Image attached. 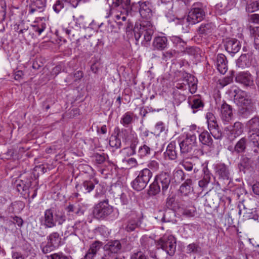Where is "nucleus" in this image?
Listing matches in <instances>:
<instances>
[{
    "mask_svg": "<svg viewBox=\"0 0 259 259\" xmlns=\"http://www.w3.org/2000/svg\"><path fill=\"white\" fill-rule=\"evenodd\" d=\"M98 183V181L96 179L92 180H86L83 181L80 185L76 186L78 191H80L83 193L91 192L95 188V185Z\"/></svg>",
    "mask_w": 259,
    "mask_h": 259,
    "instance_id": "16",
    "label": "nucleus"
},
{
    "mask_svg": "<svg viewBox=\"0 0 259 259\" xmlns=\"http://www.w3.org/2000/svg\"><path fill=\"white\" fill-rule=\"evenodd\" d=\"M102 243L96 241L90 245V248L83 259H94L102 246Z\"/></svg>",
    "mask_w": 259,
    "mask_h": 259,
    "instance_id": "14",
    "label": "nucleus"
},
{
    "mask_svg": "<svg viewBox=\"0 0 259 259\" xmlns=\"http://www.w3.org/2000/svg\"><path fill=\"white\" fill-rule=\"evenodd\" d=\"M157 245L165 251L166 254L172 256L176 250V239L171 234H165L157 241Z\"/></svg>",
    "mask_w": 259,
    "mask_h": 259,
    "instance_id": "3",
    "label": "nucleus"
},
{
    "mask_svg": "<svg viewBox=\"0 0 259 259\" xmlns=\"http://www.w3.org/2000/svg\"><path fill=\"white\" fill-rule=\"evenodd\" d=\"M182 165L184 167V168L188 171L192 170L193 168V164L192 163L187 160H183L182 162Z\"/></svg>",
    "mask_w": 259,
    "mask_h": 259,
    "instance_id": "59",
    "label": "nucleus"
},
{
    "mask_svg": "<svg viewBox=\"0 0 259 259\" xmlns=\"http://www.w3.org/2000/svg\"><path fill=\"white\" fill-rule=\"evenodd\" d=\"M192 180L187 179L180 187L179 191L183 195H188L192 190Z\"/></svg>",
    "mask_w": 259,
    "mask_h": 259,
    "instance_id": "35",
    "label": "nucleus"
},
{
    "mask_svg": "<svg viewBox=\"0 0 259 259\" xmlns=\"http://www.w3.org/2000/svg\"><path fill=\"white\" fill-rule=\"evenodd\" d=\"M232 81V78L231 77H226L222 80H220L219 83L222 87H224L231 83Z\"/></svg>",
    "mask_w": 259,
    "mask_h": 259,
    "instance_id": "58",
    "label": "nucleus"
},
{
    "mask_svg": "<svg viewBox=\"0 0 259 259\" xmlns=\"http://www.w3.org/2000/svg\"><path fill=\"white\" fill-rule=\"evenodd\" d=\"M196 139L195 134H188L186 137L179 144L181 153L185 154L191 152L193 149L196 146Z\"/></svg>",
    "mask_w": 259,
    "mask_h": 259,
    "instance_id": "8",
    "label": "nucleus"
},
{
    "mask_svg": "<svg viewBox=\"0 0 259 259\" xmlns=\"http://www.w3.org/2000/svg\"><path fill=\"white\" fill-rule=\"evenodd\" d=\"M235 80L245 87H251L253 85V78L248 72H239L236 75Z\"/></svg>",
    "mask_w": 259,
    "mask_h": 259,
    "instance_id": "9",
    "label": "nucleus"
},
{
    "mask_svg": "<svg viewBox=\"0 0 259 259\" xmlns=\"http://www.w3.org/2000/svg\"><path fill=\"white\" fill-rule=\"evenodd\" d=\"M55 247L52 246L51 244H49L48 243L45 246L43 247L42 248V251L44 253H47L53 250Z\"/></svg>",
    "mask_w": 259,
    "mask_h": 259,
    "instance_id": "62",
    "label": "nucleus"
},
{
    "mask_svg": "<svg viewBox=\"0 0 259 259\" xmlns=\"http://www.w3.org/2000/svg\"><path fill=\"white\" fill-rule=\"evenodd\" d=\"M167 45V39L165 36H157L154 38L152 47L153 50L162 51L165 49Z\"/></svg>",
    "mask_w": 259,
    "mask_h": 259,
    "instance_id": "22",
    "label": "nucleus"
},
{
    "mask_svg": "<svg viewBox=\"0 0 259 259\" xmlns=\"http://www.w3.org/2000/svg\"><path fill=\"white\" fill-rule=\"evenodd\" d=\"M131 259H148L145 254L139 251L134 252L131 256Z\"/></svg>",
    "mask_w": 259,
    "mask_h": 259,
    "instance_id": "50",
    "label": "nucleus"
},
{
    "mask_svg": "<svg viewBox=\"0 0 259 259\" xmlns=\"http://www.w3.org/2000/svg\"><path fill=\"white\" fill-rule=\"evenodd\" d=\"M131 0H113L112 4L114 7H118L119 10L122 9V13H127L132 10L131 6Z\"/></svg>",
    "mask_w": 259,
    "mask_h": 259,
    "instance_id": "24",
    "label": "nucleus"
},
{
    "mask_svg": "<svg viewBox=\"0 0 259 259\" xmlns=\"http://www.w3.org/2000/svg\"><path fill=\"white\" fill-rule=\"evenodd\" d=\"M155 30L154 27L149 22H143L136 25L134 29V36L137 41L141 38V44L146 47L151 40Z\"/></svg>",
    "mask_w": 259,
    "mask_h": 259,
    "instance_id": "1",
    "label": "nucleus"
},
{
    "mask_svg": "<svg viewBox=\"0 0 259 259\" xmlns=\"http://www.w3.org/2000/svg\"><path fill=\"white\" fill-rule=\"evenodd\" d=\"M141 224V221L139 218H131L127 222L125 229L128 232L133 231Z\"/></svg>",
    "mask_w": 259,
    "mask_h": 259,
    "instance_id": "29",
    "label": "nucleus"
},
{
    "mask_svg": "<svg viewBox=\"0 0 259 259\" xmlns=\"http://www.w3.org/2000/svg\"><path fill=\"white\" fill-rule=\"evenodd\" d=\"M30 187V183H24L23 180H18L16 181V187L19 192L27 190Z\"/></svg>",
    "mask_w": 259,
    "mask_h": 259,
    "instance_id": "43",
    "label": "nucleus"
},
{
    "mask_svg": "<svg viewBox=\"0 0 259 259\" xmlns=\"http://www.w3.org/2000/svg\"><path fill=\"white\" fill-rule=\"evenodd\" d=\"M34 6L38 9H42L46 6L47 0H32Z\"/></svg>",
    "mask_w": 259,
    "mask_h": 259,
    "instance_id": "56",
    "label": "nucleus"
},
{
    "mask_svg": "<svg viewBox=\"0 0 259 259\" xmlns=\"http://www.w3.org/2000/svg\"><path fill=\"white\" fill-rule=\"evenodd\" d=\"M214 65L220 73L224 74L228 70L227 61L226 56L218 54L214 61Z\"/></svg>",
    "mask_w": 259,
    "mask_h": 259,
    "instance_id": "13",
    "label": "nucleus"
},
{
    "mask_svg": "<svg viewBox=\"0 0 259 259\" xmlns=\"http://www.w3.org/2000/svg\"><path fill=\"white\" fill-rule=\"evenodd\" d=\"M221 118L224 124H227L233 119V113L231 107L226 103L221 105L220 108Z\"/></svg>",
    "mask_w": 259,
    "mask_h": 259,
    "instance_id": "10",
    "label": "nucleus"
},
{
    "mask_svg": "<svg viewBox=\"0 0 259 259\" xmlns=\"http://www.w3.org/2000/svg\"><path fill=\"white\" fill-rule=\"evenodd\" d=\"M234 93V100L236 104L246 110H249L251 108L252 102L250 96L248 93L239 89L235 90Z\"/></svg>",
    "mask_w": 259,
    "mask_h": 259,
    "instance_id": "6",
    "label": "nucleus"
},
{
    "mask_svg": "<svg viewBox=\"0 0 259 259\" xmlns=\"http://www.w3.org/2000/svg\"><path fill=\"white\" fill-rule=\"evenodd\" d=\"M132 120L133 117L131 114L129 112H126L123 115L120 122L124 126H126L130 124Z\"/></svg>",
    "mask_w": 259,
    "mask_h": 259,
    "instance_id": "47",
    "label": "nucleus"
},
{
    "mask_svg": "<svg viewBox=\"0 0 259 259\" xmlns=\"http://www.w3.org/2000/svg\"><path fill=\"white\" fill-rule=\"evenodd\" d=\"M171 40L176 47L178 49V51L185 52V49L187 48L186 43L183 41L181 38L178 36H172Z\"/></svg>",
    "mask_w": 259,
    "mask_h": 259,
    "instance_id": "36",
    "label": "nucleus"
},
{
    "mask_svg": "<svg viewBox=\"0 0 259 259\" xmlns=\"http://www.w3.org/2000/svg\"><path fill=\"white\" fill-rule=\"evenodd\" d=\"M190 104L192 109H193V112L195 113L198 109L203 106V104L201 101L198 98H194L190 102Z\"/></svg>",
    "mask_w": 259,
    "mask_h": 259,
    "instance_id": "42",
    "label": "nucleus"
},
{
    "mask_svg": "<svg viewBox=\"0 0 259 259\" xmlns=\"http://www.w3.org/2000/svg\"><path fill=\"white\" fill-rule=\"evenodd\" d=\"M247 140L245 138H242L236 144L234 150L237 153L244 152L246 147Z\"/></svg>",
    "mask_w": 259,
    "mask_h": 259,
    "instance_id": "37",
    "label": "nucleus"
},
{
    "mask_svg": "<svg viewBox=\"0 0 259 259\" xmlns=\"http://www.w3.org/2000/svg\"><path fill=\"white\" fill-rule=\"evenodd\" d=\"M49 244H51L54 247H58L61 243V238L57 232H53L48 237Z\"/></svg>",
    "mask_w": 259,
    "mask_h": 259,
    "instance_id": "30",
    "label": "nucleus"
},
{
    "mask_svg": "<svg viewBox=\"0 0 259 259\" xmlns=\"http://www.w3.org/2000/svg\"><path fill=\"white\" fill-rule=\"evenodd\" d=\"M253 59L252 54L249 53L241 55L238 59L237 65L239 67L244 68L249 67Z\"/></svg>",
    "mask_w": 259,
    "mask_h": 259,
    "instance_id": "18",
    "label": "nucleus"
},
{
    "mask_svg": "<svg viewBox=\"0 0 259 259\" xmlns=\"http://www.w3.org/2000/svg\"><path fill=\"white\" fill-rule=\"evenodd\" d=\"M127 164L131 167H134L138 166V162L135 158H130L127 160Z\"/></svg>",
    "mask_w": 259,
    "mask_h": 259,
    "instance_id": "61",
    "label": "nucleus"
},
{
    "mask_svg": "<svg viewBox=\"0 0 259 259\" xmlns=\"http://www.w3.org/2000/svg\"><path fill=\"white\" fill-rule=\"evenodd\" d=\"M174 52L172 51H168L167 52L163 53L162 54V59L163 60L166 61L169 59L172 58L174 56Z\"/></svg>",
    "mask_w": 259,
    "mask_h": 259,
    "instance_id": "60",
    "label": "nucleus"
},
{
    "mask_svg": "<svg viewBox=\"0 0 259 259\" xmlns=\"http://www.w3.org/2000/svg\"><path fill=\"white\" fill-rule=\"evenodd\" d=\"M206 6L202 3H196L193 4L188 13V20L192 24L201 21L205 16Z\"/></svg>",
    "mask_w": 259,
    "mask_h": 259,
    "instance_id": "4",
    "label": "nucleus"
},
{
    "mask_svg": "<svg viewBox=\"0 0 259 259\" xmlns=\"http://www.w3.org/2000/svg\"><path fill=\"white\" fill-rule=\"evenodd\" d=\"M155 132L157 134H160L165 130L164 123L162 122H158L155 126Z\"/></svg>",
    "mask_w": 259,
    "mask_h": 259,
    "instance_id": "54",
    "label": "nucleus"
},
{
    "mask_svg": "<svg viewBox=\"0 0 259 259\" xmlns=\"http://www.w3.org/2000/svg\"><path fill=\"white\" fill-rule=\"evenodd\" d=\"M248 138L250 143H252L254 147L257 148L254 149L253 152L258 153L259 152V130L257 132L248 133Z\"/></svg>",
    "mask_w": 259,
    "mask_h": 259,
    "instance_id": "32",
    "label": "nucleus"
},
{
    "mask_svg": "<svg viewBox=\"0 0 259 259\" xmlns=\"http://www.w3.org/2000/svg\"><path fill=\"white\" fill-rule=\"evenodd\" d=\"M246 10L249 13H252L259 10V0L253 2L248 5Z\"/></svg>",
    "mask_w": 259,
    "mask_h": 259,
    "instance_id": "45",
    "label": "nucleus"
},
{
    "mask_svg": "<svg viewBox=\"0 0 259 259\" xmlns=\"http://www.w3.org/2000/svg\"><path fill=\"white\" fill-rule=\"evenodd\" d=\"M155 179L159 185L161 184L163 191L167 190L170 182V177L168 173L161 172L158 176H157Z\"/></svg>",
    "mask_w": 259,
    "mask_h": 259,
    "instance_id": "19",
    "label": "nucleus"
},
{
    "mask_svg": "<svg viewBox=\"0 0 259 259\" xmlns=\"http://www.w3.org/2000/svg\"><path fill=\"white\" fill-rule=\"evenodd\" d=\"M80 227V224L79 222L76 223L73 225H69L64 232V235L66 236H68L72 234H76V231L79 229Z\"/></svg>",
    "mask_w": 259,
    "mask_h": 259,
    "instance_id": "40",
    "label": "nucleus"
},
{
    "mask_svg": "<svg viewBox=\"0 0 259 259\" xmlns=\"http://www.w3.org/2000/svg\"><path fill=\"white\" fill-rule=\"evenodd\" d=\"M65 216L60 211H55L52 209L45 210L41 218V223L45 228H52L56 226V223L62 225L65 221Z\"/></svg>",
    "mask_w": 259,
    "mask_h": 259,
    "instance_id": "2",
    "label": "nucleus"
},
{
    "mask_svg": "<svg viewBox=\"0 0 259 259\" xmlns=\"http://www.w3.org/2000/svg\"><path fill=\"white\" fill-rule=\"evenodd\" d=\"M226 50L230 54L237 53L241 48V44L239 40L232 38L226 41L225 45Z\"/></svg>",
    "mask_w": 259,
    "mask_h": 259,
    "instance_id": "17",
    "label": "nucleus"
},
{
    "mask_svg": "<svg viewBox=\"0 0 259 259\" xmlns=\"http://www.w3.org/2000/svg\"><path fill=\"white\" fill-rule=\"evenodd\" d=\"M205 118L207 120L208 129L212 135L214 133L213 131H217L218 128L217 119L214 114L210 112L206 114Z\"/></svg>",
    "mask_w": 259,
    "mask_h": 259,
    "instance_id": "21",
    "label": "nucleus"
},
{
    "mask_svg": "<svg viewBox=\"0 0 259 259\" xmlns=\"http://www.w3.org/2000/svg\"><path fill=\"white\" fill-rule=\"evenodd\" d=\"M166 206L171 209L169 212H166V213L163 215V219L165 220V221L169 222L170 220L168 218H167V215L169 213H171L172 214H174V212L172 210H175L176 209V205L175 203V197L174 196H169L167 197L166 201Z\"/></svg>",
    "mask_w": 259,
    "mask_h": 259,
    "instance_id": "28",
    "label": "nucleus"
},
{
    "mask_svg": "<svg viewBox=\"0 0 259 259\" xmlns=\"http://www.w3.org/2000/svg\"><path fill=\"white\" fill-rule=\"evenodd\" d=\"M250 20L253 23H259V15L256 14L251 15Z\"/></svg>",
    "mask_w": 259,
    "mask_h": 259,
    "instance_id": "64",
    "label": "nucleus"
},
{
    "mask_svg": "<svg viewBox=\"0 0 259 259\" xmlns=\"http://www.w3.org/2000/svg\"><path fill=\"white\" fill-rule=\"evenodd\" d=\"M176 143L172 142L167 146L166 151L164 153V157L166 159L174 160L177 157V153L176 151Z\"/></svg>",
    "mask_w": 259,
    "mask_h": 259,
    "instance_id": "27",
    "label": "nucleus"
},
{
    "mask_svg": "<svg viewBox=\"0 0 259 259\" xmlns=\"http://www.w3.org/2000/svg\"><path fill=\"white\" fill-rule=\"evenodd\" d=\"M188 253H198L201 251L200 247L196 243H191L187 247Z\"/></svg>",
    "mask_w": 259,
    "mask_h": 259,
    "instance_id": "46",
    "label": "nucleus"
},
{
    "mask_svg": "<svg viewBox=\"0 0 259 259\" xmlns=\"http://www.w3.org/2000/svg\"><path fill=\"white\" fill-rule=\"evenodd\" d=\"M254 35V46L256 50L259 51V28H256Z\"/></svg>",
    "mask_w": 259,
    "mask_h": 259,
    "instance_id": "57",
    "label": "nucleus"
},
{
    "mask_svg": "<svg viewBox=\"0 0 259 259\" xmlns=\"http://www.w3.org/2000/svg\"><path fill=\"white\" fill-rule=\"evenodd\" d=\"M229 131L230 135L234 138L240 136L243 131V125L240 122H236L232 126H229L226 128Z\"/></svg>",
    "mask_w": 259,
    "mask_h": 259,
    "instance_id": "23",
    "label": "nucleus"
},
{
    "mask_svg": "<svg viewBox=\"0 0 259 259\" xmlns=\"http://www.w3.org/2000/svg\"><path fill=\"white\" fill-rule=\"evenodd\" d=\"M151 149L147 145L144 144L141 146L138 150V154L141 158L146 156L150 154Z\"/></svg>",
    "mask_w": 259,
    "mask_h": 259,
    "instance_id": "44",
    "label": "nucleus"
},
{
    "mask_svg": "<svg viewBox=\"0 0 259 259\" xmlns=\"http://www.w3.org/2000/svg\"><path fill=\"white\" fill-rule=\"evenodd\" d=\"M48 259H69V257L62 253H57L51 254Z\"/></svg>",
    "mask_w": 259,
    "mask_h": 259,
    "instance_id": "51",
    "label": "nucleus"
},
{
    "mask_svg": "<svg viewBox=\"0 0 259 259\" xmlns=\"http://www.w3.org/2000/svg\"><path fill=\"white\" fill-rule=\"evenodd\" d=\"M248 125L249 126V131L248 133H252V132H257L259 131V118L254 117L250 119L248 121Z\"/></svg>",
    "mask_w": 259,
    "mask_h": 259,
    "instance_id": "38",
    "label": "nucleus"
},
{
    "mask_svg": "<svg viewBox=\"0 0 259 259\" xmlns=\"http://www.w3.org/2000/svg\"><path fill=\"white\" fill-rule=\"evenodd\" d=\"M215 171L220 178L227 180L230 179V174L229 170L225 164H218L215 166Z\"/></svg>",
    "mask_w": 259,
    "mask_h": 259,
    "instance_id": "20",
    "label": "nucleus"
},
{
    "mask_svg": "<svg viewBox=\"0 0 259 259\" xmlns=\"http://www.w3.org/2000/svg\"><path fill=\"white\" fill-rule=\"evenodd\" d=\"M213 28L214 26L212 23L202 24L198 29V32L202 36H205L211 33Z\"/></svg>",
    "mask_w": 259,
    "mask_h": 259,
    "instance_id": "34",
    "label": "nucleus"
},
{
    "mask_svg": "<svg viewBox=\"0 0 259 259\" xmlns=\"http://www.w3.org/2000/svg\"><path fill=\"white\" fill-rule=\"evenodd\" d=\"M178 211L186 217H192L195 215L196 209L191 203L182 202L178 206Z\"/></svg>",
    "mask_w": 259,
    "mask_h": 259,
    "instance_id": "11",
    "label": "nucleus"
},
{
    "mask_svg": "<svg viewBox=\"0 0 259 259\" xmlns=\"http://www.w3.org/2000/svg\"><path fill=\"white\" fill-rule=\"evenodd\" d=\"M121 248V245L118 240L109 241L104 246L105 252L108 254L112 255L117 253Z\"/></svg>",
    "mask_w": 259,
    "mask_h": 259,
    "instance_id": "12",
    "label": "nucleus"
},
{
    "mask_svg": "<svg viewBox=\"0 0 259 259\" xmlns=\"http://www.w3.org/2000/svg\"><path fill=\"white\" fill-rule=\"evenodd\" d=\"M197 79L190 75L187 74L185 79L180 80L176 83V87L178 89L185 90L188 88L191 94H194L197 90Z\"/></svg>",
    "mask_w": 259,
    "mask_h": 259,
    "instance_id": "7",
    "label": "nucleus"
},
{
    "mask_svg": "<svg viewBox=\"0 0 259 259\" xmlns=\"http://www.w3.org/2000/svg\"><path fill=\"white\" fill-rule=\"evenodd\" d=\"M199 141L203 145L211 146L212 144V139L207 131H204L199 135Z\"/></svg>",
    "mask_w": 259,
    "mask_h": 259,
    "instance_id": "31",
    "label": "nucleus"
},
{
    "mask_svg": "<svg viewBox=\"0 0 259 259\" xmlns=\"http://www.w3.org/2000/svg\"><path fill=\"white\" fill-rule=\"evenodd\" d=\"M160 191V186L159 184L154 180V181L150 186V188L148 191V194L150 195H156Z\"/></svg>",
    "mask_w": 259,
    "mask_h": 259,
    "instance_id": "41",
    "label": "nucleus"
},
{
    "mask_svg": "<svg viewBox=\"0 0 259 259\" xmlns=\"http://www.w3.org/2000/svg\"><path fill=\"white\" fill-rule=\"evenodd\" d=\"M210 177L208 175H206L202 180L199 181V186L200 187H205L209 183Z\"/></svg>",
    "mask_w": 259,
    "mask_h": 259,
    "instance_id": "52",
    "label": "nucleus"
},
{
    "mask_svg": "<svg viewBox=\"0 0 259 259\" xmlns=\"http://www.w3.org/2000/svg\"><path fill=\"white\" fill-rule=\"evenodd\" d=\"M139 13L141 16L145 19H149L152 16V6L148 2H139Z\"/></svg>",
    "mask_w": 259,
    "mask_h": 259,
    "instance_id": "15",
    "label": "nucleus"
},
{
    "mask_svg": "<svg viewBox=\"0 0 259 259\" xmlns=\"http://www.w3.org/2000/svg\"><path fill=\"white\" fill-rule=\"evenodd\" d=\"M138 176L148 183L152 176V173L149 169L145 168L140 170Z\"/></svg>",
    "mask_w": 259,
    "mask_h": 259,
    "instance_id": "39",
    "label": "nucleus"
},
{
    "mask_svg": "<svg viewBox=\"0 0 259 259\" xmlns=\"http://www.w3.org/2000/svg\"><path fill=\"white\" fill-rule=\"evenodd\" d=\"M113 211V207L109 205L108 200H104L97 204L94 207L93 214L99 220H103Z\"/></svg>",
    "mask_w": 259,
    "mask_h": 259,
    "instance_id": "5",
    "label": "nucleus"
},
{
    "mask_svg": "<svg viewBox=\"0 0 259 259\" xmlns=\"http://www.w3.org/2000/svg\"><path fill=\"white\" fill-rule=\"evenodd\" d=\"M75 208H77V203H75L74 204H70L66 207V210L68 212H74Z\"/></svg>",
    "mask_w": 259,
    "mask_h": 259,
    "instance_id": "63",
    "label": "nucleus"
},
{
    "mask_svg": "<svg viewBox=\"0 0 259 259\" xmlns=\"http://www.w3.org/2000/svg\"><path fill=\"white\" fill-rule=\"evenodd\" d=\"M147 166L148 169H150L153 171H156L159 169V164L156 160H151L148 162Z\"/></svg>",
    "mask_w": 259,
    "mask_h": 259,
    "instance_id": "49",
    "label": "nucleus"
},
{
    "mask_svg": "<svg viewBox=\"0 0 259 259\" xmlns=\"http://www.w3.org/2000/svg\"><path fill=\"white\" fill-rule=\"evenodd\" d=\"M64 7L63 1L61 0H58L55 4L53 6V9L56 13H59L62 9Z\"/></svg>",
    "mask_w": 259,
    "mask_h": 259,
    "instance_id": "53",
    "label": "nucleus"
},
{
    "mask_svg": "<svg viewBox=\"0 0 259 259\" xmlns=\"http://www.w3.org/2000/svg\"><path fill=\"white\" fill-rule=\"evenodd\" d=\"M148 183V182L145 181V180L142 179L138 176L133 181L132 184L133 188L135 190L141 191L146 187Z\"/></svg>",
    "mask_w": 259,
    "mask_h": 259,
    "instance_id": "33",
    "label": "nucleus"
},
{
    "mask_svg": "<svg viewBox=\"0 0 259 259\" xmlns=\"http://www.w3.org/2000/svg\"><path fill=\"white\" fill-rule=\"evenodd\" d=\"M110 145L112 147H115L116 148L120 147L121 142L120 140L118 139L116 137H114L110 140Z\"/></svg>",
    "mask_w": 259,
    "mask_h": 259,
    "instance_id": "55",
    "label": "nucleus"
},
{
    "mask_svg": "<svg viewBox=\"0 0 259 259\" xmlns=\"http://www.w3.org/2000/svg\"><path fill=\"white\" fill-rule=\"evenodd\" d=\"M178 23L182 25L183 29L185 30H187L190 25H193L192 23H191L188 20V15L187 18H183L181 19H179Z\"/></svg>",
    "mask_w": 259,
    "mask_h": 259,
    "instance_id": "48",
    "label": "nucleus"
},
{
    "mask_svg": "<svg viewBox=\"0 0 259 259\" xmlns=\"http://www.w3.org/2000/svg\"><path fill=\"white\" fill-rule=\"evenodd\" d=\"M125 132L127 135V138H125V140L126 141H130L131 142L130 147L127 148L126 150H132V152H130L129 155H134L136 153V148L138 143L137 137L132 132L128 133L126 131Z\"/></svg>",
    "mask_w": 259,
    "mask_h": 259,
    "instance_id": "25",
    "label": "nucleus"
},
{
    "mask_svg": "<svg viewBox=\"0 0 259 259\" xmlns=\"http://www.w3.org/2000/svg\"><path fill=\"white\" fill-rule=\"evenodd\" d=\"M253 161L245 156L242 157L240 162L238 164L240 171L245 173L246 171L249 170L252 167Z\"/></svg>",
    "mask_w": 259,
    "mask_h": 259,
    "instance_id": "26",
    "label": "nucleus"
}]
</instances>
